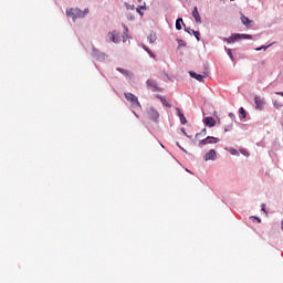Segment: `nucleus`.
Here are the masks:
<instances>
[{"mask_svg":"<svg viewBox=\"0 0 283 283\" xmlns=\"http://www.w3.org/2000/svg\"><path fill=\"white\" fill-rule=\"evenodd\" d=\"M177 115L179 116L181 125H187V117H185V114L180 111V108H176Z\"/></svg>","mask_w":283,"mask_h":283,"instance_id":"nucleus-12","label":"nucleus"},{"mask_svg":"<svg viewBox=\"0 0 283 283\" xmlns=\"http://www.w3.org/2000/svg\"><path fill=\"white\" fill-rule=\"evenodd\" d=\"M254 103L256 105V109H264V101L260 99L259 96L254 97Z\"/></svg>","mask_w":283,"mask_h":283,"instance_id":"nucleus-13","label":"nucleus"},{"mask_svg":"<svg viewBox=\"0 0 283 283\" xmlns=\"http://www.w3.org/2000/svg\"><path fill=\"white\" fill-rule=\"evenodd\" d=\"M157 98H159V101L164 105V107H171V103L169 101H167V98H165L164 96L157 95Z\"/></svg>","mask_w":283,"mask_h":283,"instance_id":"nucleus-14","label":"nucleus"},{"mask_svg":"<svg viewBox=\"0 0 283 283\" xmlns=\"http://www.w3.org/2000/svg\"><path fill=\"white\" fill-rule=\"evenodd\" d=\"M217 143H220V139L217 137L208 136L203 139H201L198 144L199 147H205V145H216Z\"/></svg>","mask_w":283,"mask_h":283,"instance_id":"nucleus-4","label":"nucleus"},{"mask_svg":"<svg viewBox=\"0 0 283 283\" xmlns=\"http://www.w3.org/2000/svg\"><path fill=\"white\" fill-rule=\"evenodd\" d=\"M186 32H191V29H187Z\"/></svg>","mask_w":283,"mask_h":283,"instance_id":"nucleus-35","label":"nucleus"},{"mask_svg":"<svg viewBox=\"0 0 283 283\" xmlns=\"http://www.w3.org/2000/svg\"><path fill=\"white\" fill-rule=\"evenodd\" d=\"M224 132H229V129H228V128H224Z\"/></svg>","mask_w":283,"mask_h":283,"instance_id":"nucleus-37","label":"nucleus"},{"mask_svg":"<svg viewBox=\"0 0 283 283\" xmlns=\"http://www.w3.org/2000/svg\"><path fill=\"white\" fill-rule=\"evenodd\" d=\"M146 85L150 92H163V88L158 86V82L155 80H147Z\"/></svg>","mask_w":283,"mask_h":283,"instance_id":"nucleus-5","label":"nucleus"},{"mask_svg":"<svg viewBox=\"0 0 283 283\" xmlns=\"http://www.w3.org/2000/svg\"><path fill=\"white\" fill-rule=\"evenodd\" d=\"M189 75L191 76V78H196V81H199V83H203L205 82V75H200L193 71L189 72Z\"/></svg>","mask_w":283,"mask_h":283,"instance_id":"nucleus-10","label":"nucleus"},{"mask_svg":"<svg viewBox=\"0 0 283 283\" xmlns=\"http://www.w3.org/2000/svg\"><path fill=\"white\" fill-rule=\"evenodd\" d=\"M147 39L149 43H156V33H150Z\"/></svg>","mask_w":283,"mask_h":283,"instance_id":"nucleus-19","label":"nucleus"},{"mask_svg":"<svg viewBox=\"0 0 283 283\" xmlns=\"http://www.w3.org/2000/svg\"><path fill=\"white\" fill-rule=\"evenodd\" d=\"M137 1H142V0H137Z\"/></svg>","mask_w":283,"mask_h":283,"instance_id":"nucleus-38","label":"nucleus"},{"mask_svg":"<svg viewBox=\"0 0 283 283\" xmlns=\"http://www.w3.org/2000/svg\"><path fill=\"white\" fill-rule=\"evenodd\" d=\"M205 136H207V128H203L200 133H197L195 139L200 140V138H205Z\"/></svg>","mask_w":283,"mask_h":283,"instance_id":"nucleus-15","label":"nucleus"},{"mask_svg":"<svg viewBox=\"0 0 283 283\" xmlns=\"http://www.w3.org/2000/svg\"><path fill=\"white\" fill-rule=\"evenodd\" d=\"M181 132H182V134L187 135V133L185 132V128H181Z\"/></svg>","mask_w":283,"mask_h":283,"instance_id":"nucleus-34","label":"nucleus"},{"mask_svg":"<svg viewBox=\"0 0 283 283\" xmlns=\"http://www.w3.org/2000/svg\"><path fill=\"white\" fill-rule=\"evenodd\" d=\"M227 54L230 56L231 61H235V57H233V52H231V49H227Z\"/></svg>","mask_w":283,"mask_h":283,"instance_id":"nucleus-22","label":"nucleus"},{"mask_svg":"<svg viewBox=\"0 0 283 283\" xmlns=\"http://www.w3.org/2000/svg\"><path fill=\"white\" fill-rule=\"evenodd\" d=\"M67 17H71L73 21H76V19H85L87 14H90V9H84L81 11L78 8H71L66 10Z\"/></svg>","mask_w":283,"mask_h":283,"instance_id":"nucleus-1","label":"nucleus"},{"mask_svg":"<svg viewBox=\"0 0 283 283\" xmlns=\"http://www.w3.org/2000/svg\"><path fill=\"white\" fill-rule=\"evenodd\" d=\"M124 30H125V33H124V39H125V36H127V32H129V29H127V27H124Z\"/></svg>","mask_w":283,"mask_h":283,"instance_id":"nucleus-25","label":"nucleus"},{"mask_svg":"<svg viewBox=\"0 0 283 283\" xmlns=\"http://www.w3.org/2000/svg\"><path fill=\"white\" fill-rule=\"evenodd\" d=\"M192 17H193L196 23H202V18H200V12H198V7L193 8Z\"/></svg>","mask_w":283,"mask_h":283,"instance_id":"nucleus-9","label":"nucleus"},{"mask_svg":"<svg viewBox=\"0 0 283 283\" xmlns=\"http://www.w3.org/2000/svg\"><path fill=\"white\" fill-rule=\"evenodd\" d=\"M239 114H241L242 118H247V111H244V107H240Z\"/></svg>","mask_w":283,"mask_h":283,"instance_id":"nucleus-21","label":"nucleus"},{"mask_svg":"<svg viewBox=\"0 0 283 283\" xmlns=\"http://www.w3.org/2000/svg\"><path fill=\"white\" fill-rule=\"evenodd\" d=\"M124 96L126 101L130 103V107H133V109H143V106L140 105V102H138V97L136 95L133 93H125Z\"/></svg>","mask_w":283,"mask_h":283,"instance_id":"nucleus-2","label":"nucleus"},{"mask_svg":"<svg viewBox=\"0 0 283 283\" xmlns=\"http://www.w3.org/2000/svg\"><path fill=\"white\" fill-rule=\"evenodd\" d=\"M182 18L176 20V30H182Z\"/></svg>","mask_w":283,"mask_h":283,"instance_id":"nucleus-17","label":"nucleus"},{"mask_svg":"<svg viewBox=\"0 0 283 283\" xmlns=\"http://www.w3.org/2000/svg\"><path fill=\"white\" fill-rule=\"evenodd\" d=\"M145 52H148L149 51V48H147L146 45H143Z\"/></svg>","mask_w":283,"mask_h":283,"instance_id":"nucleus-31","label":"nucleus"},{"mask_svg":"<svg viewBox=\"0 0 283 283\" xmlns=\"http://www.w3.org/2000/svg\"><path fill=\"white\" fill-rule=\"evenodd\" d=\"M241 21H242L243 25H245L247 28H251L253 25V20H250L244 14H241Z\"/></svg>","mask_w":283,"mask_h":283,"instance_id":"nucleus-11","label":"nucleus"},{"mask_svg":"<svg viewBox=\"0 0 283 283\" xmlns=\"http://www.w3.org/2000/svg\"><path fill=\"white\" fill-rule=\"evenodd\" d=\"M147 52H148L149 56H151L153 59H154V56H156V55H154V52H151V50L148 49Z\"/></svg>","mask_w":283,"mask_h":283,"instance_id":"nucleus-28","label":"nucleus"},{"mask_svg":"<svg viewBox=\"0 0 283 283\" xmlns=\"http://www.w3.org/2000/svg\"><path fill=\"white\" fill-rule=\"evenodd\" d=\"M137 12H139V14H140V9H137Z\"/></svg>","mask_w":283,"mask_h":283,"instance_id":"nucleus-36","label":"nucleus"},{"mask_svg":"<svg viewBox=\"0 0 283 283\" xmlns=\"http://www.w3.org/2000/svg\"><path fill=\"white\" fill-rule=\"evenodd\" d=\"M191 32L196 36L197 41H200V32L199 31H195V30H191Z\"/></svg>","mask_w":283,"mask_h":283,"instance_id":"nucleus-23","label":"nucleus"},{"mask_svg":"<svg viewBox=\"0 0 283 283\" xmlns=\"http://www.w3.org/2000/svg\"><path fill=\"white\" fill-rule=\"evenodd\" d=\"M240 39H253V36L251 34H232L230 38H224L223 41H226V43H235V41L240 40Z\"/></svg>","mask_w":283,"mask_h":283,"instance_id":"nucleus-3","label":"nucleus"},{"mask_svg":"<svg viewBox=\"0 0 283 283\" xmlns=\"http://www.w3.org/2000/svg\"><path fill=\"white\" fill-rule=\"evenodd\" d=\"M178 45L179 48H185V45H187V42H185L184 40H178Z\"/></svg>","mask_w":283,"mask_h":283,"instance_id":"nucleus-24","label":"nucleus"},{"mask_svg":"<svg viewBox=\"0 0 283 283\" xmlns=\"http://www.w3.org/2000/svg\"><path fill=\"white\" fill-rule=\"evenodd\" d=\"M268 46L258 48L256 52H260V50H266Z\"/></svg>","mask_w":283,"mask_h":283,"instance_id":"nucleus-29","label":"nucleus"},{"mask_svg":"<svg viewBox=\"0 0 283 283\" xmlns=\"http://www.w3.org/2000/svg\"><path fill=\"white\" fill-rule=\"evenodd\" d=\"M217 158V153L216 149H210L203 157V159L207 160H216Z\"/></svg>","mask_w":283,"mask_h":283,"instance_id":"nucleus-7","label":"nucleus"},{"mask_svg":"<svg viewBox=\"0 0 283 283\" xmlns=\"http://www.w3.org/2000/svg\"><path fill=\"white\" fill-rule=\"evenodd\" d=\"M254 220H258V222H262V220L260 218H254Z\"/></svg>","mask_w":283,"mask_h":283,"instance_id":"nucleus-33","label":"nucleus"},{"mask_svg":"<svg viewBox=\"0 0 283 283\" xmlns=\"http://www.w3.org/2000/svg\"><path fill=\"white\" fill-rule=\"evenodd\" d=\"M273 105H274L275 109H282V107H283V104L280 101H274Z\"/></svg>","mask_w":283,"mask_h":283,"instance_id":"nucleus-20","label":"nucleus"},{"mask_svg":"<svg viewBox=\"0 0 283 283\" xmlns=\"http://www.w3.org/2000/svg\"><path fill=\"white\" fill-rule=\"evenodd\" d=\"M147 52H148L149 56H151L153 59H154V56H156V55H154V52H151V50L148 49Z\"/></svg>","mask_w":283,"mask_h":283,"instance_id":"nucleus-27","label":"nucleus"},{"mask_svg":"<svg viewBox=\"0 0 283 283\" xmlns=\"http://www.w3.org/2000/svg\"><path fill=\"white\" fill-rule=\"evenodd\" d=\"M117 72H120V74H124V76H132V72L125 69L117 67Z\"/></svg>","mask_w":283,"mask_h":283,"instance_id":"nucleus-16","label":"nucleus"},{"mask_svg":"<svg viewBox=\"0 0 283 283\" xmlns=\"http://www.w3.org/2000/svg\"><path fill=\"white\" fill-rule=\"evenodd\" d=\"M277 96H283V92H276L275 93Z\"/></svg>","mask_w":283,"mask_h":283,"instance_id":"nucleus-32","label":"nucleus"},{"mask_svg":"<svg viewBox=\"0 0 283 283\" xmlns=\"http://www.w3.org/2000/svg\"><path fill=\"white\" fill-rule=\"evenodd\" d=\"M108 36H111V41L113 43H118V38L116 36V34H114V32L108 33Z\"/></svg>","mask_w":283,"mask_h":283,"instance_id":"nucleus-18","label":"nucleus"},{"mask_svg":"<svg viewBox=\"0 0 283 283\" xmlns=\"http://www.w3.org/2000/svg\"><path fill=\"white\" fill-rule=\"evenodd\" d=\"M266 205H262V211H264V213H266V209H265Z\"/></svg>","mask_w":283,"mask_h":283,"instance_id":"nucleus-30","label":"nucleus"},{"mask_svg":"<svg viewBox=\"0 0 283 283\" xmlns=\"http://www.w3.org/2000/svg\"><path fill=\"white\" fill-rule=\"evenodd\" d=\"M147 116L150 120H158L160 118V113L155 107L147 108Z\"/></svg>","mask_w":283,"mask_h":283,"instance_id":"nucleus-6","label":"nucleus"},{"mask_svg":"<svg viewBox=\"0 0 283 283\" xmlns=\"http://www.w3.org/2000/svg\"><path fill=\"white\" fill-rule=\"evenodd\" d=\"M203 124L206 127H216V119L213 117H205Z\"/></svg>","mask_w":283,"mask_h":283,"instance_id":"nucleus-8","label":"nucleus"},{"mask_svg":"<svg viewBox=\"0 0 283 283\" xmlns=\"http://www.w3.org/2000/svg\"><path fill=\"white\" fill-rule=\"evenodd\" d=\"M229 118H232V120H235V115L233 113H229Z\"/></svg>","mask_w":283,"mask_h":283,"instance_id":"nucleus-26","label":"nucleus"}]
</instances>
